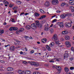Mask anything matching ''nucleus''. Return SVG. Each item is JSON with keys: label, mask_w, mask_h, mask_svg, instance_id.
Listing matches in <instances>:
<instances>
[{"label": "nucleus", "mask_w": 74, "mask_h": 74, "mask_svg": "<svg viewBox=\"0 0 74 74\" xmlns=\"http://www.w3.org/2000/svg\"><path fill=\"white\" fill-rule=\"evenodd\" d=\"M22 62L23 63H24L25 64V65H27L28 63H30V64L34 66L35 67H38V66H40V64L36 62L29 61L27 62L25 61H23Z\"/></svg>", "instance_id": "1"}, {"label": "nucleus", "mask_w": 74, "mask_h": 74, "mask_svg": "<svg viewBox=\"0 0 74 74\" xmlns=\"http://www.w3.org/2000/svg\"><path fill=\"white\" fill-rule=\"evenodd\" d=\"M51 3L53 5H58L59 4L58 0H52Z\"/></svg>", "instance_id": "2"}, {"label": "nucleus", "mask_w": 74, "mask_h": 74, "mask_svg": "<svg viewBox=\"0 0 74 74\" xmlns=\"http://www.w3.org/2000/svg\"><path fill=\"white\" fill-rule=\"evenodd\" d=\"M36 25V24L34 23L32 24L31 25V27L32 29H36L37 28Z\"/></svg>", "instance_id": "3"}, {"label": "nucleus", "mask_w": 74, "mask_h": 74, "mask_svg": "<svg viewBox=\"0 0 74 74\" xmlns=\"http://www.w3.org/2000/svg\"><path fill=\"white\" fill-rule=\"evenodd\" d=\"M45 28L44 30L45 31L48 32V30H49V28H50V27H49V25L48 24H46L45 25Z\"/></svg>", "instance_id": "4"}, {"label": "nucleus", "mask_w": 74, "mask_h": 74, "mask_svg": "<svg viewBox=\"0 0 74 74\" xmlns=\"http://www.w3.org/2000/svg\"><path fill=\"white\" fill-rule=\"evenodd\" d=\"M65 26L66 27H70L72 26V25L69 22H66L65 23Z\"/></svg>", "instance_id": "5"}, {"label": "nucleus", "mask_w": 74, "mask_h": 74, "mask_svg": "<svg viewBox=\"0 0 74 74\" xmlns=\"http://www.w3.org/2000/svg\"><path fill=\"white\" fill-rule=\"evenodd\" d=\"M65 44L68 48H69L71 47V43L69 41H66L65 42Z\"/></svg>", "instance_id": "6"}, {"label": "nucleus", "mask_w": 74, "mask_h": 74, "mask_svg": "<svg viewBox=\"0 0 74 74\" xmlns=\"http://www.w3.org/2000/svg\"><path fill=\"white\" fill-rule=\"evenodd\" d=\"M53 40L54 41H56L58 40V36L57 34H55L54 35L53 37Z\"/></svg>", "instance_id": "7"}, {"label": "nucleus", "mask_w": 74, "mask_h": 74, "mask_svg": "<svg viewBox=\"0 0 74 74\" xmlns=\"http://www.w3.org/2000/svg\"><path fill=\"white\" fill-rule=\"evenodd\" d=\"M57 24L61 27H63L64 26V24L62 23L59 22L57 23Z\"/></svg>", "instance_id": "8"}, {"label": "nucleus", "mask_w": 74, "mask_h": 74, "mask_svg": "<svg viewBox=\"0 0 74 74\" xmlns=\"http://www.w3.org/2000/svg\"><path fill=\"white\" fill-rule=\"evenodd\" d=\"M56 69H57V70H58V71H61V70H62V68L60 66H57Z\"/></svg>", "instance_id": "9"}, {"label": "nucleus", "mask_w": 74, "mask_h": 74, "mask_svg": "<svg viewBox=\"0 0 74 74\" xmlns=\"http://www.w3.org/2000/svg\"><path fill=\"white\" fill-rule=\"evenodd\" d=\"M45 5L46 7H48L50 5L49 2L47 1L45 3Z\"/></svg>", "instance_id": "10"}, {"label": "nucleus", "mask_w": 74, "mask_h": 74, "mask_svg": "<svg viewBox=\"0 0 74 74\" xmlns=\"http://www.w3.org/2000/svg\"><path fill=\"white\" fill-rule=\"evenodd\" d=\"M7 70L8 71H13V68L12 67H9L7 68Z\"/></svg>", "instance_id": "11"}, {"label": "nucleus", "mask_w": 74, "mask_h": 74, "mask_svg": "<svg viewBox=\"0 0 74 74\" xmlns=\"http://www.w3.org/2000/svg\"><path fill=\"white\" fill-rule=\"evenodd\" d=\"M10 49L12 51H14L15 49V47L14 46H12L11 47Z\"/></svg>", "instance_id": "12"}, {"label": "nucleus", "mask_w": 74, "mask_h": 74, "mask_svg": "<svg viewBox=\"0 0 74 74\" xmlns=\"http://www.w3.org/2000/svg\"><path fill=\"white\" fill-rule=\"evenodd\" d=\"M69 32L66 31H62V34H67Z\"/></svg>", "instance_id": "13"}, {"label": "nucleus", "mask_w": 74, "mask_h": 74, "mask_svg": "<svg viewBox=\"0 0 74 74\" xmlns=\"http://www.w3.org/2000/svg\"><path fill=\"white\" fill-rule=\"evenodd\" d=\"M69 54L65 53L63 56L64 57V58H68V57H69Z\"/></svg>", "instance_id": "14"}, {"label": "nucleus", "mask_w": 74, "mask_h": 74, "mask_svg": "<svg viewBox=\"0 0 74 74\" xmlns=\"http://www.w3.org/2000/svg\"><path fill=\"white\" fill-rule=\"evenodd\" d=\"M50 47H51L49 46H49L48 45H47L46 46V48L48 51H51V48H50Z\"/></svg>", "instance_id": "15"}, {"label": "nucleus", "mask_w": 74, "mask_h": 74, "mask_svg": "<svg viewBox=\"0 0 74 74\" xmlns=\"http://www.w3.org/2000/svg\"><path fill=\"white\" fill-rule=\"evenodd\" d=\"M65 39L66 40H70V36H66L65 37Z\"/></svg>", "instance_id": "16"}, {"label": "nucleus", "mask_w": 74, "mask_h": 74, "mask_svg": "<svg viewBox=\"0 0 74 74\" xmlns=\"http://www.w3.org/2000/svg\"><path fill=\"white\" fill-rule=\"evenodd\" d=\"M64 70L66 73H67L69 71V68L67 67H66L64 68Z\"/></svg>", "instance_id": "17"}, {"label": "nucleus", "mask_w": 74, "mask_h": 74, "mask_svg": "<svg viewBox=\"0 0 74 74\" xmlns=\"http://www.w3.org/2000/svg\"><path fill=\"white\" fill-rule=\"evenodd\" d=\"M71 10L72 12H74V7L73 6H71L70 7Z\"/></svg>", "instance_id": "18"}, {"label": "nucleus", "mask_w": 74, "mask_h": 74, "mask_svg": "<svg viewBox=\"0 0 74 74\" xmlns=\"http://www.w3.org/2000/svg\"><path fill=\"white\" fill-rule=\"evenodd\" d=\"M40 15V14L38 13H35V16H36L37 17H38V16H39Z\"/></svg>", "instance_id": "19"}, {"label": "nucleus", "mask_w": 74, "mask_h": 74, "mask_svg": "<svg viewBox=\"0 0 74 74\" xmlns=\"http://www.w3.org/2000/svg\"><path fill=\"white\" fill-rule=\"evenodd\" d=\"M60 17L62 19H64L65 18V16H64V14H62L60 15Z\"/></svg>", "instance_id": "20"}, {"label": "nucleus", "mask_w": 74, "mask_h": 74, "mask_svg": "<svg viewBox=\"0 0 74 74\" xmlns=\"http://www.w3.org/2000/svg\"><path fill=\"white\" fill-rule=\"evenodd\" d=\"M31 72L29 71L26 70V74H30Z\"/></svg>", "instance_id": "21"}, {"label": "nucleus", "mask_w": 74, "mask_h": 74, "mask_svg": "<svg viewBox=\"0 0 74 74\" xmlns=\"http://www.w3.org/2000/svg\"><path fill=\"white\" fill-rule=\"evenodd\" d=\"M42 25L41 24H39L37 25V27H42Z\"/></svg>", "instance_id": "22"}, {"label": "nucleus", "mask_w": 74, "mask_h": 74, "mask_svg": "<svg viewBox=\"0 0 74 74\" xmlns=\"http://www.w3.org/2000/svg\"><path fill=\"white\" fill-rule=\"evenodd\" d=\"M54 45H55V43L53 42H52L49 45V46L50 47H52V46H53Z\"/></svg>", "instance_id": "23"}, {"label": "nucleus", "mask_w": 74, "mask_h": 74, "mask_svg": "<svg viewBox=\"0 0 74 74\" xmlns=\"http://www.w3.org/2000/svg\"><path fill=\"white\" fill-rule=\"evenodd\" d=\"M66 4V3L65 2H63L62 3H61V6H62V7H64V6Z\"/></svg>", "instance_id": "24"}, {"label": "nucleus", "mask_w": 74, "mask_h": 74, "mask_svg": "<svg viewBox=\"0 0 74 74\" xmlns=\"http://www.w3.org/2000/svg\"><path fill=\"white\" fill-rule=\"evenodd\" d=\"M36 23H34L36 24V26L38 25H39V24H40V22H39V21H36Z\"/></svg>", "instance_id": "25"}, {"label": "nucleus", "mask_w": 74, "mask_h": 74, "mask_svg": "<svg viewBox=\"0 0 74 74\" xmlns=\"http://www.w3.org/2000/svg\"><path fill=\"white\" fill-rule=\"evenodd\" d=\"M69 3L71 5H74V1H73L71 2H69Z\"/></svg>", "instance_id": "26"}, {"label": "nucleus", "mask_w": 74, "mask_h": 74, "mask_svg": "<svg viewBox=\"0 0 74 74\" xmlns=\"http://www.w3.org/2000/svg\"><path fill=\"white\" fill-rule=\"evenodd\" d=\"M26 29L28 30L30 29V26L29 25H27L26 26Z\"/></svg>", "instance_id": "27"}, {"label": "nucleus", "mask_w": 74, "mask_h": 74, "mask_svg": "<svg viewBox=\"0 0 74 74\" xmlns=\"http://www.w3.org/2000/svg\"><path fill=\"white\" fill-rule=\"evenodd\" d=\"M3 3L4 4H9V2H7L6 1H3Z\"/></svg>", "instance_id": "28"}, {"label": "nucleus", "mask_w": 74, "mask_h": 74, "mask_svg": "<svg viewBox=\"0 0 74 74\" xmlns=\"http://www.w3.org/2000/svg\"><path fill=\"white\" fill-rule=\"evenodd\" d=\"M0 33H1V34H3V33H4V30L3 29L0 30Z\"/></svg>", "instance_id": "29"}, {"label": "nucleus", "mask_w": 74, "mask_h": 74, "mask_svg": "<svg viewBox=\"0 0 74 74\" xmlns=\"http://www.w3.org/2000/svg\"><path fill=\"white\" fill-rule=\"evenodd\" d=\"M13 30H16L18 29V28L16 27H13Z\"/></svg>", "instance_id": "30"}, {"label": "nucleus", "mask_w": 74, "mask_h": 74, "mask_svg": "<svg viewBox=\"0 0 74 74\" xmlns=\"http://www.w3.org/2000/svg\"><path fill=\"white\" fill-rule=\"evenodd\" d=\"M22 70H18V73L19 74H22Z\"/></svg>", "instance_id": "31"}, {"label": "nucleus", "mask_w": 74, "mask_h": 74, "mask_svg": "<svg viewBox=\"0 0 74 74\" xmlns=\"http://www.w3.org/2000/svg\"><path fill=\"white\" fill-rule=\"evenodd\" d=\"M13 9L14 10H17V9H18V7L16 6L15 7H13Z\"/></svg>", "instance_id": "32"}, {"label": "nucleus", "mask_w": 74, "mask_h": 74, "mask_svg": "<svg viewBox=\"0 0 74 74\" xmlns=\"http://www.w3.org/2000/svg\"><path fill=\"white\" fill-rule=\"evenodd\" d=\"M50 32L51 33H52L53 32V29H51L50 30Z\"/></svg>", "instance_id": "33"}, {"label": "nucleus", "mask_w": 74, "mask_h": 74, "mask_svg": "<svg viewBox=\"0 0 74 74\" xmlns=\"http://www.w3.org/2000/svg\"><path fill=\"white\" fill-rule=\"evenodd\" d=\"M20 32H21L20 31H19V30L18 31H16V34H19V33H20Z\"/></svg>", "instance_id": "34"}, {"label": "nucleus", "mask_w": 74, "mask_h": 74, "mask_svg": "<svg viewBox=\"0 0 74 74\" xmlns=\"http://www.w3.org/2000/svg\"><path fill=\"white\" fill-rule=\"evenodd\" d=\"M24 30V29L23 28H22L21 29L19 30L20 31V32H23Z\"/></svg>", "instance_id": "35"}, {"label": "nucleus", "mask_w": 74, "mask_h": 74, "mask_svg": "<svg viewBox=\"0 0 74 74\" xmlns=\"http://www.w3.org/2000/svg\"><path fill=\"white\" fill-rule=\"evenodd\" d=\"M21 1H18V2H17V4H18V5H19L21 4Z\"/></svg>", "instance_id": "36"}, {"label": "nucleus", "mask_w": 74, "mask_h": 74, "mask_svg": "<svg viewBox=\"0 0 74 74\" xmlns=\"http://www.w3.org/2000/svg\"><path fill=\"white\" fill-rule=\"evenodd\" d=\"M26 74V71H22V74Z\"/></svg>", "instance_id": "37"}, {"label": "nucleus", "mask_w": 74, "mask_h": 74, "mask_svg": "<svg viewBox=\"0 0 74 74\" xmlns=\"http://www.w3.org/2000/svg\"><path fill=\"white\" fill-rule=\"evenodd\" d=\"M55 42V43H56V44H60V43H59V41H56Z\"/></svg>", "instance_id": "38"}, {"label": "nucleus", "mask_w": 74, "mask_h": 74, "mask_svg": "<svg viewBox=\"0 0 74 74\" xmlns=\"http://www.w3.org/2000/svg\"><path fill=\"white\" fill-rule=\"evenodd\" d=\"M24 37L26 38V39L28 40V39L29 38V36H25Z\"/></svg>", "instance_id": "39"}, {"label": "nucleus", "mask_w": 74, "mask_h": 74, "mask_svg": "<svg viewBox=\"0 0 74 74\" xmlns=\"http://www.w3.org/2000/svg\"><path fill=\"white\" fill-rule=\"evenodd\" d=\"M40 11L42 13H44L45 12L43 10H42L41 9L40 10Z\"/></svg>", "instance_id": "40"}, {"label": "nucleus", "mask_w": 74, "mask_h": 74, "mask_svg": "<svg viewBox=\"0 0 74 74\" xmlns=\"http://www.w3.org/2000/svg\"><path fill=\"white\" fill-rule=\"evenodd\" d=\"M56 21V19H54L53 21H52V23H54V22H55Z\"/></svg>", "instance_id": "41"}, {"label": "nucleus", "mask_w": 74, "mask_h": 74, "mask_svg": "<svg viewBox=\"0 0 74 74\" xmlns=\"http://www.w3.org/2000/svg\"><path fill=\"white\" fill-rule=\"evenodd\" d=\"M65 17L66 18V16H69V14L68 13L64 14Z\"/></svg>", "instance_id": "42"}, {"label": "nucleus", "mask_w": 74, "mask_h": 74, "mask_svg": "<svg viewBox=\"0 0 74 74\" xmlns=\"http://www.w3.org/2000/svg\"><path fill=\"white\" fill-rule=\"evenodd\" d=\"M0 62L1 63H5V61L3 60H0Z\"/></svg>", "instance_id": "43"}, {"label": "nucleus", "mask_w": 74, "mask_h": 74, "mask_svg": "<svg viewBox=\"0 0 74 74\" xmlns=\"http://www.w3.org/2000/svg\"><path fill=\"white\" fill-rule=\"evenodd\" d=\"M71 50L72 51H73V52L74 51V48L73 47H72L71 49Z\"/></svg>", "instance_id": "44"}, {"label": "nucleus", "mask_w": 74, "mask_h": 74, "mask_svg": "<svg viewBox=\"0 0 74 74\" xmlns=\"http://www.w3.org/2000/svg\"><path fill=\"white\" fill-rule=\"evenodd\" d=\"M14 44L15 45H19V44L18 43H16L15 42Z\"/></svg>", "instance_id": "45"}, {"label": "nucleus", "mask_w": 74, "mask_h": 74, "mask_svg": "<svg viewBox=\"0 0 74 74\" xmlns=\"http://www.w3.org/2000/svg\"><path fill=\"white\" fill-rule=\"evenodd\" d=\"M10 30V31H12L13 30V27H12L10 28V29H9Z\"/></svg>", "instance_id": "46"}, {"label": "nucleus", "mask_w": 74, "mask_h": 74, "mask_svg": "<svg viewBox=\"0 0 74 74\" xmlns=\"http://www.w3.org/2000/svg\"><path fill=\"white\" fill-rule=\"evenodd\" d=\"M70 69L71 70H74V67H70Z\"/></svg>", "instance_id": "47"}, {"label": "nucleus", "mask_w": 74, "mask_h": 74, "mask_svg": "<svg viewBox=\"0 0 74 74\" xmlns=\"http://www.w3.org/2000/svg\"><path fill=\"white\" fill-rule=\"evenodd\" d=\"M57 67V66H52V68L53 69H56Z\"/></svg>", "instance_id": "48"}, {"label": "nucleus", "mask_w": 74, "mask_h": 74, "mask_svg": "<svg viewBox=\"0 0 74 74\" xmlns=\"http://www.w3.org/2000/svg\"><path fill=\"white\" fill-rule=\"evenodd\" d=\"M13 5L12 4H10V5L9 6V7H10L11 8H12V7H13Z\"/></svg>", "instance_id": "49"}, {"label": "nucleus", "mask_w": 74, "mask_h": 74, "mask_svg": "<svg viewBox=\"0 0 74 74\" xmlns=\"http://www.w3.org/2000/svg\"><path fill=\"white\" fill-rule=\"evenodd\" d=\"M34 52V50H32V51H31L30 52V53H33Z\"/></svg>", "instance_id": "50"}, {"label": "nucleus", "mask_w": 74, "mask_h": 74, "mask_svg": "<svg viewBox=\"0 0 74 74\" xmlns=\"http://www.w3.org/2000/svg\"><path fill=\"white\" fill-rule=\"evenodd\" d=\"M43 41H44L45 42H46V41H47V40L46 38H43Z\"/></svg>", "instance_id": "51"}, {"label": "nucleus", "mask_w": 74, "mask_h": 74, "mask_svg": "<svg viewBox=\"0 0 74 74\" xmlns=\"http://www.w3.org/2000/svg\"><path fill=\"white\" fill-rule=\"evenodd\" d=\"M20 54H21V55H22V54H24L25 53H23V52L21 51L20 52Z\"/></svg>", "instance_id": "52"}, {"label": "nucleus", "mask_w": 74, "mask_h": 74, "mask_svg": "<svg viewBox=\"0 0 74 74\" xmlns=\"http://www.w3.org/2000/svg\"><path fill=\"white\" fill-rule=\"evenodd\" d=\"M43 19V18L42 17V16L41 17H40L39 18H38V19L40 20V19Z\"/></svg>", "instance_id": "53"}, {"label": "nucleus", "mask_w": 74, "mask_h": 74, "mask_svg": "<svg viewBox=\"0 0 74 74\" xmlns=\"http://www.w3.org/2000/svg\"><path fill=\"white\" fill-rule=\"evenodd\" d=\"M16 48H21V46H18L16 47Z\"/></svg>", "instance_id": "54"}, {"label": "nucleus", "mask_w": 74, "mask_h": 74, "mask_svg": "<svg viewBox=\"0 0 74 74\" xmlns=\"http://www.w3.org/2000/svg\"><path fill=\"white\" fill-rule=\"evenodd\" d=\"M23 14H25V13H24V12L21 13V14H20V16H21V15H23Z\"/></svg>", "instance_id": "55"}, {"label": "nucleus", "mask_w": 74, "mask_h": 74, "mask_svg": "<svg viewBox=\"0 0 74 74\" xmlns=\"http://www.w3.org/2000/svg\"><path fill=\"white\" fill-rule=\"evenodd\" d=\"M49 62H51V63L53 62H54V61L51 60L49 61Z\"/></svg>", "instance_id": "56"}, {"label": "nucleus", "mask_w": 74, "mask_h": 74, "mask_svg": "<svg viewBox=\"0 0 74 74\" xmlns=\"http://www.w3.org/2000/svg\"><path fill=\"white\" fill-rule=\"evenodd\" d=\"M42 16V17L43 18H45V17H46V16L44 15Z\"/></svg>", "instance_id": "57"}, {"label": "nucleus", "mask_w": 74, "mask_h": 74, "mask_svg": "<svg viewBox=\"0 0 74 74\" xmlns=\"http://www.w3.org/2000/svg\"><path fill=\"white\" fill-rule=\"evenodd\" d=\"M66 6V7H69V5H68V4H65Z\"/></svg>", "instance_id": "58"}, {"label": "nucleus", "mask_w": 74, "mask_h": 74, "mask_svg": "<svg viewBox=\"0 0 74 74\" xmlns=\"http://www.w3.org/2000/svg\"><path fill=\"white\" fill-rule=\"evenodd\" d=\"M68 15L69 16H71L72 15V14L71 13H68Z\"/></svg>", "instance_id": "59"}, {"label": "nucleus", "mask_w": 74, "mask_h": 74, "mask_svg": "<svg viewBox=\"0 0 74 74\" xmlns=\"http://www.w3.org/2000/svg\"><path fill=\"white\" fill-rule=\"evenodd\" d=\"M70 60H71V61L73 60V58L71 57L70 59Z\"/></svg>", "instance_id": "60"}, {"label": "nucleus", "mask_w": 74, "mask_h": 74, "mask_svg": "<svg viewBox=\"0 0 74 74\" xmlns=\"http://www.w3.org/2000/svg\"><path fill=\"white\" fill-rule=\"evenodd\" d=\"M25 15H29V13H26L24 14Z\"/></svg>", "instance_id": "61"}, {"label": "nucleus", "mask_w": 74, "mask_h": 74, "mask_svg": "<svg viewBox=\"0 0 74 74\" xmlns=\"http://www.w3.org/2000/svg\"><path fill=\"white\" fill-rule=\"evenodd\" d=\"M56 12H57V13H60V11L59 10L57 11Z\"/></svg>", "instance_id": "62"}, {"label": "nucleus", "mask_w": 74, "mask_h": 74, "mask_svg": "<svg viewBox=\"0 0 74 74\" xmlns=\"http://www.w3.org/2000/svg\"><path fill=\"white\" fill-rule=\"evenodd\" d=\"M12 22H15V21H14V19H12Z\"/></svg>", "instance_id": "63"}, {"label": "nucleus", "mask_w": 74, "mask_h": 74, "mask_svg": "<svg viewBox=\"0 0 74 74\" xmlns=\"http://www.w3.org/2000/svg\"><path fill=\"white\" fill-rule=\"evenodd\" d=\"M4 25H7V23L6 22H4L3 23Z\"/></svg>", "instance_id": "64"}]
</instances>
